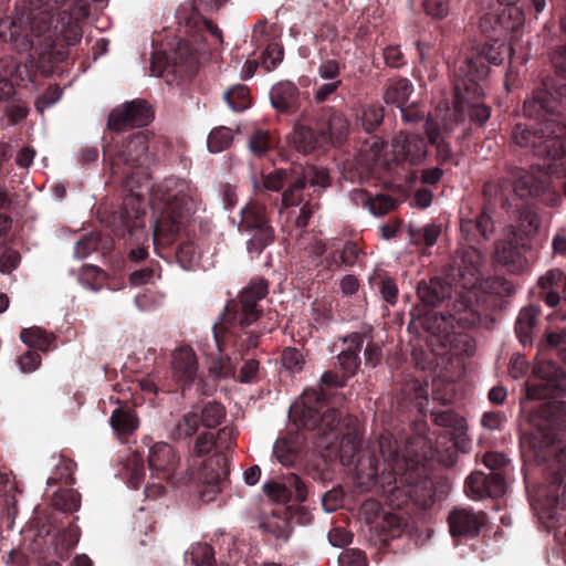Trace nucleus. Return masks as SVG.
<instances>
[{
	"mask_svg": "<svg viewBox=\"0 0 566 566\" xmlns=\"http://www.w3.org/2000/svg\"><path fill=\"white\" fill-rule=\"evenodd\" d=\"M87 13L83 0H29L27 7L0 20V40L18 53L34 61L32 51L40 61H51L53 50L61 36L67 32L76 35L74 11Z\"/></svg>",
	"mask_w": 566,
	"mask_h": 566,
	"instance_id": "obj_1",
	"label": "nucleus"
},
{
	"mask_svg": "<svg viewBox=\"0 0 566 566\" xmlns=\"http://www.w3.org/2000/svg\"><path fill=\"white\" fill-rule=\"evenodd\" d=\"M149 140L146 132L128 136L111 160L112 174L125 179L128 191L123 210L115 213L112 220L113 230L119 237L127 233L137 240L148 238V233L143 231L146 224L145 193L149 190L145 169L155 161Z\"/></svg>",
	"mask_w": 566,
	"mask_h": 566,
	"instance_id": "obj_2",
	"label": "nucleus"
},
{
	"mask_svg": "<svg viewBox=\"0 0 566 566\" xmlns=\"http://www.w3.org/2000/svg\"><path fill=\"white\" fill-rule=\"evenodd\" d=\"M544 86L547 84L544 83ZM558 104V99L546 87L534 91L532 97L524 103L525 116L537 122L533 127L534 132L518 123L513 129L514 142L521 147H531L538 157L553 161L562 160L565 157V149L559 137L565 126L557 118Z\"/></svg>",
	"mask_w": 566,
	"mask_h": 566,
	"instance_id": "obj_3",
	"label": "nucleus"
},
{
	"mask_svg": "<svg viewBox=\"0 0 566 566\" xmlns=\"http://www.w3.org/2000/svg\"><path fill=\"white\" fill-rule=\"evenodd\" d=\"M197 189L187 180L168 177L151 192V207L159 212L153 226L156 240L170 242L196 211Z\"/></svg>",
	"mask_w": 566,
	"mask_h": 566,
	"instance_id": "obj_4",
	"label": "nucleus"
},
{
	"mask_svg": "<svg viewBox=\"0 0 566 566\" xmlns=\"http://www.w3.org/2000/svg\"><path fill=\"white\" fill-rule=\"evenodd\" d=\"M379 451L382 457L381 472L374 455H361L356 464L355 483L363 491L379 489L391 493L396 489L397 474L402 471L406 461L398 454L396 441L389 433L380 437Z\"/></svg>",
	"mask_w": 566,
	"mask_h": 566,
	"instance_id": "obj_5",
	"label": "nucleus"
},
{
	"mask_svg": "<svg viewBox=\"0 0 566 566\" xmlns=\"http://www.w3.org/2000/svg\"><path fill=\"white\" fill-rule=\"evenodd\" d=\"M503 62L501 45L497 43H485L474 51L462 65L457 74L455 88L471 91L475 96H483L484 91L481 82L486 78L490 65H499Z\"/></svg>",
	"mask_w": 566,
	"mask_h": 566,
	"instance_id": "obj_6",
	"label": "nucleus"
},
{
	"mask_svg": "<svg viewBox=\"0 0 566 566\" xmlns=\"http://www.w3.org/2000/svg\"><path fill=\"white\" fill-rule=\"evenodd\" d=\"M323 407V392L307 389L303 391L302 406L294 405L292 408L298 417L300 426L311 430L318 429L323 434L333 433L336 438L340 423L337 410L328 408L321 415Z\"/></svg>",
	"mask_w": 566,
	"mask_h": 566,
	"instance_id": "obj_7",
	"label": "nucleus"
},
{
	"mask_svg": "<svg viewBox=\"0 0 566 566\" xmlns=\"http://www.w3.org/2000/svg\"><path fill=\"white\" fill-rule=\"evenodd\" d=\"M239 224L242 231H254L248 242V249L260 251L273 240V229L268 223L265 207L258 202H249L241 210Z\"/></svg>",
	"mask_w": 566,
	"mask_h": 566,
	"instance_id": "obj_8",
	"label": "nucleus"
},
{
	"mask_svg": "<svg viewBox=\"0 0 566 566\" xmlns=\"http://www.w3.org/2000/svg\"><path fill=\"white\" fill-rule=\"evenodd\" d=\"M533 373L539 379V382L528 386V398H554L566 390V375L556 363L552 360L538 361Z\"/></svg>",
	"mask_w": 566,
	"mask_h": 566,
	"instance_id": "obj_9",
	"label": "nucleus"
},
{
	"mask_svg": "<svg viewBox=\"0 0 566 566\" xmlns=\"http://www.w3.org/2000/svg\"><path fill=\"white\" fill-rule=\"evenodd\" d=\"M454 90L457 88L454 87ZM455 97L457 101L453 108L448 109L444 115L448 120L453 122L455 127L463 124L467 116L470 117L471 122L480 125H483L490 118V107L478 102L481 96H475L471 91H465L463 88L461 92L455 91Z\"/></svg>",
	"mask_w": 566,
	"mask_h": 566,
	"instance_id": "obj_10",
	"label": "nucleus"
},
{
	"mask_svg": "<svg viewBox=\"0 0 566 566\" xmlns=\"http://www.w3.org/2000/svg\"><path fill=\"white\" fill-rule=\"evenodd\" d=\"M391 154L396 163L418 166L427 159L428 146L421 135L399 132L391 139Z\"/></svg>",
	"mask_w": 566,
	"mask_h": 566,
	"instance_id": "obj_11",
	"label": "nucleus"
},
{
	"mask_svg": "<svg viewBox=\"0 0 566 566\" xmlns=\"http://www.w3.org/2000/svg\"><path fill=\"white\" fill-rule=\"evenodd\" d=\"M524 248L523 239L520 238L513 227H510L506 237L496 242L494 258L512 273H521L528 265L524 255Z\"/></svg>",
	"mask_w": 566,
	"mask_h": 566,
	"instance_id": "obj_12",
	"label": "nucleus"
},
{
	"mask_svg": "<svg viewBox=\"0 0 566 566\" xmlns=\"http://www.w3.org/2000/svg\"><path fill=\"white\" fill-rule=\"evenodd\" d=\"M268 294V284L262 279L251 281L240 293V311L235 316V323L241 328L245 329L253 323H256L260 318L259 311L256 308L258 302L263 300Z\"/></svg>",
	"mask_w": 566,
	"mask_h": 566,
	"instance_id": "obj_13",
	"label": "nucleus"
},
{
	"mask_svg": "<svg viewBox=\"0 0 566 566\" xmlns=\"http://www.w3.org/2000/svg\"><path fill=\"white\" fill-rule=\"evenodd\" d=\"M465 494L472 500H482L485 496H499L505 491V479L499 472L490 475L481 471L472 472L464 483Z\"/></svg>",
	"mask_w": 566,
	"mask_h": 566,
	"instance_id": "obj_14",
	"label": "nucleus"
},
{
	"mask_svg": "<svg viewBox=\"0 0 566 566\" xmlns=\"http://www.w3.org/2000/svg\"><path fill=\"white\" fill-rule=\"evenodd\" d=\"M453 122L448 120L447 117L438 118L428 116L426 119V135L431 145L436 147L437 159L439 163L444 164L452 159L451 145L447 142L455 129Z\"/></svg>",
	"mask_w": 566,
	"mask_h": 566,
	"instance_id": "obj_15",
	"label": "nucleus"
},
{
	"mask_svg": "<svg viewBox=\"0 0 566 566\" xmlns=\"http://www.w3.org/2000/svg\"><path fill=\"white\" fill-rule=\"evenodd\" d=\"M449 527L452 536L474 537L483 523V514L469 509H454L449 515Z\"/></svg>",
	"mask_w": 566,
	"mask_h": 566,
	"instance_id": "obj_16",
	"label": "nucleus"
},
{
	"mask_svg": "<svg viewBox=\"0 0 566 566\" xmlns=\"http://www.w3.org/2000/svg\"><path fill=\"white\" fill-rule=\"evenodd\" d=\"M461 264H459V274L462 277V286L470 289L481 282L480 273L484 262V255L473 247L461 251Z\"/></svg>",
	"mask_w": 566,
	"mask_h": 566,
	"instance_id": "obj_17",
	"label": "nucleus"
},
{
	"mask_svg": "<svg viewBox=\"0 0 566 566\" xmlns=\"http://www.w3.org/2000/svg\"><path fill=\"white\" fill-rule=\"evenodd\" d=\"M174 377L182 384H191L198 374V363L191 347L181 346L172 353Z\"/></svg>",
	"mask_w": 566,
	"mask_h": 566,
	"instance_id": "obj_18",
	"label": "nucleus"
},
{
	"mask_svg": "<svg viewBox=\"0 0 566 566\" xmlns=\"http://www.w3.org/2000/svg\"><path fill=\"white\" fill-rule=\"evenodd\" d=\"M228 458L224 454H216L209 458L201 469V479L211 486V491H220L221 484L229 475Z\"/></svg>",
	"mask_w": 566,
	"mask_h": 566,
	"instance_id": "obj_19",
	"label": "nucleus"
},
{
	"mask_svg": "<svg viewBox=\"0 0 566 566\" xmlns=\"http://www.w3.org/2000/svg\"><path fill=\"white\" fill-rule=\"evenodd\" d=\"M460 230L468 241H488L495 231V224L490 214L483 211L475 219H463Z\"/></svg>",
	"mask_w": 566,
	"mask_h": 566,
	"instance_id": "obj_20",
	"label": "nucleus"
},
{
	"mask_svg": "<svg viewBox=\"0 0 566 566\" xmlns=\"http://www.w3.org/2000/svg\"><path fill=\"white\" fill-rule=\"evenodd\" d=\"M178 459L172 448L166 442H156L149 448L148 465L153 472L166 473L175 470Z\"/></svg>",
	"mask_w": 566,
	"mask_h": 566,
	"instance_id": "obj_21",
	"label": "nucleus"
},
{
	"mask_svg": "<svg viewBox=\"0 0 566 566\" xmlns=\"http://www.w3.org/2000/svg\"><path fill=\"white\" fill-rule=\"evenodd\" d=\"M300 92L291 81L279 82L270 90L271 105L280 112H290L296 107Z\"/></svg>",
	"mask_w": 566,
	"mask_h": 566,
	"instance_id": "obj_22",
	"label": "nucleus"
},
{
	"mask_svg": "<svg viewBox=\"0 0 566 566\" xmlns=\"http://www.w3.org/2000/svg\"><path fill=\"white\" fill-rule=\"evenodd\" d=\"M361 510L368 523L375 525V528H379L385 534L395 532L400 527V518L397 514L386 512L378 516L380 505L377 501L368 500L364 502Z\"/></svg>",
	"mask_w": 566,
	"mask_h": 566,
	"instance_id": "obj_23",
	"label": "nucleus"
},
{
	"mask_svg": "<svg viewBox=\"0 0 566 566\" xmlns=\"http://www.w3.org/2000/svg\"><path fill=\"white\" fill-rule=\"evenodd\" d=\"M539 311L535 306H528L521 310L516 323L515 333L524 346L533 343L534 331L537 325Z\"/></svg>",
	"mask_w": 566,
	"mask_h": 566,
	"instance_id": "obj_24",
	"label": "nucleus"
},
{
	"mask_svg": "<svg viewBox=\"0 0 566 566\" xmlns=\"http://www.w3.org/2000/svg\"><path fill=\"white\" fill-rule=\"evenodd\" d=\"M546 187V179H539L533 174L520 170L516 172L513 190L522 199L528 197H537L544 192Z\"/></svg>",
	"mask_w": 566,
	"mask_h": 566,
	"instance_id": "obj_25",
	"label": "nucleus"
},
{
	"mask_svg": "<svg viewBox=\"0 0 566 566\" xmlns=\"http://www.w3.org/2000/svg\"><path fill=\"white\" fill-rule=\"evenodd\" d=\"M418 296L424 304L434 307L450 296V286L438 279L422 281L418 285Z\"/></svg>",
	"mask_w": 566,
	"mask_h": 566,
	"instance_id": "obj_26",
	"label": "nucleus"
},
{
	"mask_svg": "<svg viewBox=\"0 0 566 566\" xmlns=\"http://www.w3.org/2000/svg\"><path fill=\"white\" fill-rule=\"evenodd\" d=\"M298 249L302 260L307 261L313 266L322 264L326 248L318 237L313 234L301 237L298 240Z\"/></svg>",
	"mask_w": 566,
	"mask_h": 566,
	"instance_id": "obj_27",
	"label": "nucleus"
},
{
	"mask_svg": "<svg viewBox=\"0 0 566 566\" xmlns=\"http://www.w3.org/2000/svg\"><path fill=\"white\" fill-rule=\"evenodd\" d=\"M325 140H327L325 133L316 134L311 127L303 125L294 129L292 137L294 147L303 154L313 151Z\"/></svg>",
	"mask_w": 566,
	"mask_h": 566,
	"instance_id": "obj_28",
	"label": "nucleus"
},
{
	"mask_svg": "<svg viewBox=\"0 0 566 566\" xmlns=\"http://www.w3.org/2000/svg\"><path fill=\"white\" fill-rule=\"evenodd\" d=\"M111 426L118 436H128L139 426L137 415L130 408H117L111 415Z\"/></svg>",
	"mask_w": 566,
	"mask_h": 566,
	"instance_id": "obj_29",
	"label": "nucleus"
},
{
	"mask_svg": "<svg viewBox=\"0 0 566 566\" xmlns=\"http://www.w3.org/2000/svg\"><path fill=\"white\" fill-rule=\"evenodd\" d=\"M413 92V86L407 78H399L388 85L384 94L387 104L396 105L399 109L407 106L408 99Z\"/></svg>",
	"mask_w": 566,
	"mask_h": 566,
	"instance_id": "obj_30",
	"label": "nucleus"
},
{
	"mask_svg": "<svg viewBox=\"0 0 566 566\" xmlns=\"http://www.w3.org/2000/svg\"><path fill=\"white\" fill-rule=\"evenodd\" d=\"M349 340L350 344H355V349L347 348L342 350L337 356L338 365L345 371V374L354 375L359 366L358 349L363 344V337L360 334H353L345 342Z\"/></svg>",
	"mask_w": 566,
	"mask_h": 566,
	"instance_id": "obj_31",
	"label": "nucleus"
},
{
	"mask_svg": "<svg viewBox=\"0 0 566 566\" xmlns=\"http://www.w3.org/2000/svg\"><path fill=\"white\" fill-rule=\"evenodd\" d=\"M124 105L128 111L130 127H143L153 120L154 115L147 102L135 99L125 102Z\"/></svg>",
	"mask_w": 566,
	"mask_h": 566,
	"instance_id": "obj_32",
	"label": "nucleus"
},
{
	"mask_svg": "<svg viewBox=\"0 0 566 566\" xmlns=\"http://www.w3.org/2000/svg\"><path fill=\"white\" fill-rule=\"evenodd\" d=\"M20 339L27 346L43 352L50 349L53 342L52 336L40 327L23 328L20 332Z\"/></svg>",
	"mask_w": 566,
	"mask_h": 566,
	"instance_id": "obj_33",
	"label": "nucleus"
},
{
	"mask_svg": "<svg viewBox=\"0 0 566 566\" xmlns=\"http://www.w3.org/2000/svg\"><path fill=\"white\" fill-rule=\"evenodd\" d=\"M301 180H305L314 191H322L329 185V174L325 167L308 165L304 167Z\"/></svg>",
	"mask_w": 566,
	"mask_h": 566,
	"instance_id": "obj_34",
	"label": "nucleus"
},
{
	"mask_svg": "<svg viewBox=\"0 0 566 566\" xmlns=\"http://www.w3.org/2000/svg\"><path fill=\"white\" fill-rule=\"evenodd\" d=\"M185 560L195 566H213V549L207 543H196L186 551Z\"/></svg>",
	"mask_w": 566,
	"mask_h": 566,
	"instance_id": "obj_35",
	"label": "nucleus"
},
{
	"mask_svg": "<svg viewBox=\"0 0 566 566\" xmlns=\"http://www.w3.org/2000/svg\"><path fill=\"white\" fill-rule=\"evenodd\" d=\"M233 140V133L230 128L221 126L210 132L207 146L210 153L218 154L227 149Z\"/></svg>",
	"mask_w": 566,
	"mask_h": 566,
	"instance_id": "obj_36",
	"label": "nucleus"
},
{
	"mask_svg": "<svg viewBox=\"0 0 566 566\" xmlns=\"http://www.w3.org/2000/svg\"><path fill=\"white\" fill-rule=\"evenodd\" d=\"M52 502L55 509L72 513L80 509L81 496L71 489L59 490L54 493Z\"/></svg>",
	"mask_w": 566,
	"mask_h": 566,
	"instance_id": "obj_37",
	"label": "nucleus"
},
{
	"mask_svg": "<svg viewBox=\"0 0 566 566\" xmlns=\"http://www.w3.org/2000/svg\"><path fill=\"white\" fill-rule=\"evenodd\" d=\"M201 13H203V11L198 10L195 2L184 3L178 8L176 19L180 25L186 28H197L199 23H202V20H205Z\"/></svg>",
	"mask_w": 566,
	"mask_h": 566,
	"instance_id": "obj_38",
	"label": "nucleus"
},
{
	"mask_svg": "<svg viewBox=\"0 0 566 566\" xmlns=\"http://www.w3.org/2000/svg\"><path fill=\"white\" fill-rule=\"evenodd\" d=\"M276 325V317L270 316L268 325L264 326L262 329L244 331L243 334L240 335V346L243 347L245 350L255 348L258 346L260 336L273 331Z\"/></svg>",
	"mask_w": 566,
	"mask_h": 566,
	"instance_id": "obj_39",
	"label": "nucleus"
},
{
	"mask_svg": "<svg viewBox=\"0 0 566 566\" xmlns=\"http://www.w3.org/2000/svg\"><path fill=\"white\" fill-rule=\"evenodd\" d=\"M209 373L216 378H234L235 361L229 356H221L211 361Z\"/></svg>",
	"mask_w": 566,
	"mask_h": 566,
	"instance_id": "obj_40",
	"label": "nucleus"
},
{
	"mask_svg": "<svg viewBox=\"0 0 566 566\" xmlns=\"http://www.w3.org/2000/svg\"><path fill=\"white\" fill-rule=\"evenodd\" d=\"M286 174L283 170H275L269 175H266L262 182L253 179V189L256 192H262L263 190L270 191H279L285 181Z\"/></svg>",
	"mask_w": 566,
	"mask_h": 566,
	"instance_id": "obj_41",
	"label": "nucleus"
},
{
	"mask_svg": "<svg viewBox=\"0 0 566 566\" xmlns=\"http://www.w3.org/2000/svg\"><path fill=\"white\" fill-rule=\"evenodd\" d=\"M224 417L223 407L217 402L207 403L201 411V423L207 428H214Z\"/></svg>",
	"mask_w": 566,
	"mask_h": 566,
	"instance_id": "obj_42",
	"label": "nucleus"
},
{
	"mask_svg": "<svg viewBox=\"0 0 566 566\" xmlns=\"http://www.w3.org/2000/svg\"><path fill=\"white\" fill-rule=\"evenodd\" d=\"M99 243V235L97 233H87L82 239L76 241L74 245V256L76 259H85L93 251H95Z\"/></svg>",
	"mask_w": 566,
	"mask_h": 566,
	"instance_id": "obj_43",
	"label": "nucleus"
},
{
	"mask_svg": "<svg viewBox=\"0 0 566 566\" xmlns=\"http://www.w3.org/2000/svg\"><path fill=\"white\" fill-rule=\"evenodd\" d=\"M107 126L113 132H122L130 127L128 111L124 103L115 107L108 115Z\"/></svg>",
	"mask_w": 566,
	"mask_h": 566,
	"instance_id": "obj_44",
	"label": "nucleus"
},
{
	"mask_svg": "<svg viewBox=\"0 0 566 566\" xmlns=\"http://www.w3.org/2000/svg\"><path fill=\"white\" fill-rule=\"evenodd\" d=\"M538 285L541 290H560L566 287V275L564 271L558 269H553L546 272L545 275H543L538 280Z\"/></svg>",
	"mask_w": 566,
	"mask_h": 566,
	"instance_id": "obj_45",
	"label": "nucleus"
},
{
	"mask_svg": "<svg viewBox=\"0 0 566 566\" xmlns=\"http://www.w3.org/2000/svg\"><path fill=\"white\" fill-rule=\"evenodd\" d=\"M395 200L388 196L379 195L367 201L369 212L375 216H384L395 208Z\"/></svg>",
	"mask_w": 566,
	"mask_h": 566,
	"instance_id": "obj_46",
	"label": "nucleus"
},
{
	"mask_svg": "<svg viewBox=\"0 0 566 566\" xmlns=\"http://www.w3.org/2000/svg\"><path fill=\"white\" fill-rule=\"evenodd\" d=\"M62 96V90L57 85H51L46 88V91L36 98L35 107L36 111L43 113L45 109L53 106L55 103L60 101Z\"/></svg>",
	"mask_w": 566,
	"mask_h": 566,
	"instance_id": "obj_47",
	"label": "nucleus"
},
{
	"mask_svg": "<svg viewBox=\"0 0 566 566\" xmlns=\"http://www.w3.org/2000/svg\"><path fill=\"white\" fill-rule=\"evenodd\" d=\"M384 118V113L381 107L377 105H369L363 111L361 115V124L366 132L374 130Z\"/></svg>",
	"mask_w": 566,
	"mask_h": 566,
	"instance_id": "obj_48",
	"label": "nucleus"
},
{
	"mask_svg": "<svg viewBox=\"0 0 566 566\" xmlns=\"http://www.w3.org/2000/svg\"><path fill=\"white\" fill-rule=\"evenodd\" d=\"M218 196L226 210H232L238 203L237 186L230 182H220L218 186Z\"/></svg>",
	"mask_w": 566,
	"mask_h": 566,
	"instance_id": "obj_49",
	"label": "nucleus"
},
{
	"mask_svg": "<svg viewBox=\"0 0 566 566\" xmlns=\"http://www.w3.org/2000/svg\"><path fill=\"white\" fill-rule=\"evenodd\" d=\"M440 232L441 228L436 223H428L422 229H419L417 231L418 237H416V232L410 229V235L413 237L416 241H422L428 247L436 244Z\"/></svg>",
	"mask_w": 566,
	"mask_h": 566,
	"instance_id": "obj_50",
	"label": "nucleus"
},
{
	"mask_svg": "<svg viewBox=\"0 0 566 566\" xmlns=\"http://www.w3.org/2000/svg\"><path fill=\"white\" fill-rule=\"evenodd\" d=\"M248 147L253 155L258 157L263 156L270 148V140L266 132H254L249 138Z\"/></svg>",
	"mask_w": 566,
	"mask_h": 566,
	"instance_id": "obj_51",
	"label": "nucleus"
},
{
	"mask_svg": "<svg viewBox=\"0 0 566 566\" xmlns=\"http://www.w3.org/2000/svg\"><path fill=\"white\" fill-rule=\"evenodd\" d=\"M346 133V120L339 115L332 116L328 125V135H326L327 139H329L332 143L338 144L343 140Z\"/></svg>",
	"mask_w": 566,
	"mask_h": 566,
	"instance_id": "obj_52",
	"label": "nucleus"
},
{
	"mask_svg": "<svg viewBox=\"0 0 566 566\" xmlns=\"http://www.w3.org/2000/svg\"><path fill=\"white\" fill-rule=\"evenodd\" d=\"M537 229V216L530 210L523 211L520 216V229L516 231L520 238H522V234L525 237H532L536 233Z\"/></svg>",
	"mask_w": 566,
	"mask_h": 566,
	"instance_id": "obj_53",
	"label": "nucleus"
},
{
	"mask_svg": "<svg viewBox=\"0 0 566 566\" xmlns=\"http://www.w3.org/2000/svg\"><path fill=\"white\" fill-rule=\"evenodd\" d=\"M283 60V49L277 43H271L263 52L262 65L266 71H272Z\"/></svg>",
	"mask_w": 566,
	"mask_h": 566,
	"instance_id": "obj_54",
	"label": "nucleus"
},
{
	"mask_svg": "<svg viewBox=\"0 0 566 566\" xmlns=\"http://www.w3.org/2000/svg\"><path fill=\"white\" fill-rule=\"evenodd\" d=\"M273 454L277 462L284 467H289L294 462L291 444L284 439H279L274 442Z\"/></svg>",
	"mask_w": 566,
	"mask_h": 566,
	"instance_id": "obj_55",
	"label": "nucleus"
},
{
	"mask_svg": "<svg viewBox=\"0 0 566 566\" xmlns=\"http://www.w3.org/2000/svg\"><path fill=\"white\" fill-rule=\"evenodd\" d=\"M305 188V180H295L282 195L284 207L296 206L301 202V193Z\"/></svg>",
	"mask_w": 566,
	"mask_h": 566,
	"instance_id": "obj_56",
	"label": "nucleus"
},
{
	"mask_svg": "<svg viewBox=\"0 0 566 566\" xmlns=\"http://www.w3.org/2000/svg\"><path fill=\"white\" fill-rule=\"evenodd\" d=\"M340 66L336 60H323L317 67V74L323 81H335L339 78Z\"/></svg>",
	"mask_w": 566,
	"mask_h": 566,
	"instance_id": "obj_57",
	"label": "nucleus"
},
{
	"mask_svg": "<svg viewBox=\"0 0 566 566\" xmlns=\"http://www.w3.org/2000/svg\"><path fill=\"white\" fill-rule=\"evenodd\" d=\"M361 250L353 241H347L340 252V262L345 266H355L359 263Z\"/></svg>",
	"mask_w": 566,
	"mask_h": 566,
	"instance_id": "obj_58",
	"label": "nucleus"
},
{
	"mask_svg": "<svg viewBox=\"0 0 566 566\" xmlns=\"http://www.w3.org/2000/svg\"><path fill=\"white\" fill-rule=\"evenodd\" d=\"M282 366L285 369L296 371L302 368L303 365V356L295 348H286L283 350L281 356Z\"/></svg>",
	"mask_w": 566,
	"mask_h": 566,
	"instance_id": "obj_59",
	"label": "nucleus"
},
{
	"mask_svg": "<svg viewBox=\"0 0 566 566\" xmlns=\"http://www.w3.org/2000/svg\"><path fill=\"white\" fill-rule=\"evenodd\" d=\"M423 8L428 15L443 19L449 13V0H423Z\"/></svg>",
	"mask_w": 566,
	"mask_h": 566,
	"instance_id": "obj_60",
	"label": "nucleus"
},
{
	"mask_svg": "<svg viewBox=\"0 0 566 566\" xmlns=\"http://www.w3.org/2000/svg\"><path fill=\"white\" fill-rule=\"evenodd\" d=\"M339 566H367L364 554L357 549L343 552L338 557Z\"/></svg>",
	"mask_w": 566,
	"mask_h": 566,
	"instance_id": "obj_61",
	"label": "nucleus"
},
{
	"mask_svg": "<svg viewBox=\"0 0 566 566\" xmlns=\"http://www.w3.org/2000/svg\"><path fill=\"white\" fill-rule=\"evenodd\" d=\"M101 274L102 271L97 266L92 264H85L82 268L81 274L78 276V282L82 284L84 289L98 291L99 286L91 283L88 280L95 279Z\"/></svg>",
	"mask_w": 566,
	"mask_h": 566,
	"instance_id": "obj_62",
	"label": "nucleus"
},
{
	"mask_svg": "<svg viewBox=\"0 0 566 566\" xmlns=\"http://www.w3.org/2000/svg\"><path fill=\"white\" fill-rule=\"evenodd\" d=\"M17 363L22 371L33 373L39 368L41 357L35 352H27L22 356L18 357Z\"/></svg>",
	"mask_w": 566,
	"mask_h": 566,
	"instance_id": "obj_63",
	"label": "nucleus"
},
{
	"mask_svg": "<svg viewBox=\"0 0 566 566\" xmlns=\"http://www.w3.org/2000/svg\"><path fill=\"white\" fill-rule=\"evenodd\" d=\"M546 346L549 348L557 349L563 358L566 360V329L559 333H547Z\"/></svg>",
	"mask_w": 566,
	"mask_h": 566,
	"instance_id": "obj_64",
	"label": "nucleus"
}]
</instances>
